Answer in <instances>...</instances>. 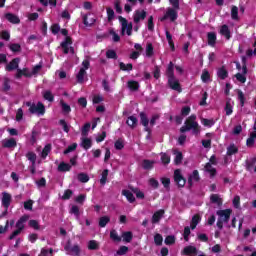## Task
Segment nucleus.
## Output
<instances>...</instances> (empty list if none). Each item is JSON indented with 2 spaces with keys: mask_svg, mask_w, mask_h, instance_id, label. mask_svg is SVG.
Returning a JSON list of instances; mask_svg holds the SVG:
<instances>
[{
  "mask_svg": "<svg viewBox=\"0 0 256 256\" xmlns=\"http://www.w3.org/2000/svg\"><path fill=\"white\" fill-rule=\"evenodd\" d=\"M21 60L19 58H14L9 62L6 66V71H15V69H19V62Z\"/></svg>",
  "mask_w": 256,
  "mask_h": 256,
  "instance_id": "a211bd4d",
  "label": "nucleus"
},
{
  "mask_svg": "<svg viewBox=\"0 0 256 256\" xmlns=\"http://www.w3.org/2000/svg\"><path fill=\"white\" fill-rule=\"evenodd\" d=\"M93 146V142L91 141V138H83L81 142V147L85 149V151L91 149Z\"/></svg>",
  "mask_w": 256,
  "mask_h": 256,
  "instance_id": "2f4dec72",
  "label": "nucleus"
},
{
  "mask_svg": "<svg viewBox=\"0 0 256 256\" xmlns=\"http://www.w3.org/2000/svg\"><path fill=\"white\" fill-rule=\"evenodd\" d=\"M132 193H135L137 199H145V193H143L139 188L132 187L130 188Z\"/></svg>",
  "mask_w": 256,
  "mask_h": 256,
  "instance_id": "603ef678",
  "label": "nucleus"
},
{
  "mask_svg": "<svg viewBox=\"0 0 256 256\" xmlns=\"http://www.w3.org/2000/svg\"><path fill=\"white\" fill-rule=\"evenodd\" d=\"M26 221H29V215H23L19 218V220L16 222V230L22 233L23 229H25V223Z\"/></svg>",
  "mask_w": 256,
  "mask_h": 256,
  "instance_id": "1a4fd4ad",
  "label": "nucleus"
},
{
  "mask_svg": "<svg viewBox=\"0 0 256 256\" xmlns=\"http://www.w3.org/2000/svg\"><path fill=\"white\" fill-rule=\"evenodd\" d=\"M51 144H46L42 150V153H41V157L42 159H47V155H49V153H51Z\"/></svg>",
  "mask_w": 256,
  "mask_h": 256,
  "instance_id": "49530a36",
  "label": "nucleus"
},
{
  "mask_svg": "<svg viewBox=\"0 0 256 256\" xmlns=\"http://www.w3.org/2000/svg\"><path fill=\"white\" fill-rule=\"evenodd\" d=\"M140 123L145 127L144 131L151 133V129H149V118H147V114H145V112L140 113Z\"/></svg>",
  "mask_w": 256,
  "mask_h": 256,
  "instance_id": "9b49d317",
  "label": "nucleus"
},
{
  "mask_svg": "<svg viewBox=\"0 0 256 256\" xmlns=\"http://www.w3.org/2000/svg\"><path fill=\"white\" fill-rule=\"evenodd\" d=\"M70 215H75L76 219H79L81 212L79 210V206L77 205H72L70 211H69Z\"/></svg>",
  "mask_w": 256,
  "mask_h": 256,
  "instance_id": "a18cd8bd",
  "label": "nucleus"
},
{
  "mask_svg": "<svg viewBox=\"0 0 256 256\" xmlns=\"http://www.w3.org/2000/svg\"><path fill=\"white\" fill-rule=\"evenodd\" d=\"M208 45L210 47H215V43H217V34L215 32L207 33Z\"/></svg>",
  "mask_w": 256,
  "mask_h": 256,
  "instance_id": "412c9836",
  "label": "nucleus"
},
{
  "mask_svg": "<svg viewBox=\"0 0 256 256\" xmlns=\"http://www.w3.org/2000/svg\"><path fill=\"white\" fill-rule=\"evenodd\" d=\"M5 19H7V21L13 25H19V23H21V19H19L18 16L13 13H6Z\"/></svg>",
  "mask_w": 256,
  "mask_h": 256,
  "instance_id": "6ab92c4d",
  "label": "nucleus"
},
{
  "mask_svg": "<svg viewBox=\"0 0 256 256\" xmlns=\"http://www.w3.org/2000/svg\"><path fill=\"white\" fill-rule=\"evenodd\" d=\"M26 158L28 159V161L33 163V165H35V163H37V154H35V152H28L26 154Z\"/></svg>",
  "mask_w": 256,
  "mask_h": 256,
  "instance_id": "6e6d98bb",
  "label": "nucleus"
},
{
  "mask_svg": "<svg viewBox=\"0 0 256 256\" xmlns=\"http://www.w3.org/2000/svg\"><path fill=\"white\" fill-rule=\"evenodd\" d=\"M193 181L199 182L201 181V177H199V170H194L192 174L188 177V187L191 189L193 187Z\"/></svg>",
  "mask_w": 256,
  "mask_h": 256,
  "instance_id": "9d476101",
  "label": "nucleus"
},
{
  "mask_svg": "<svg viewBox=\"0 0 256 256\" xmlns=\"http://www.w3.org/2000/svg\"><path fill=\"white\" fill-rule=\"evenodd\" d=\"M183 255H197V247L195 246H186L184 247L183 251H182Z\"/></svg>",
  "mask_w": 256,
  "mask_h": 256,
  "instance_id": "5701e85b",
  "label": "nucleus"
},
{
  "mask_svg": "<svg viewBox=\"0 0 256 256\" xmlns=\"http://www.w3.org/2000/svg\"><path fill=\"white\" fill-rule=\"evenodd\" d=\"M164 216H165L164 209H160V210L154 212V214L152 215V219H151L152 224L156 225V223H159V221H161V218Z\"/></svg>",
  "mask_w": 256,
  "mask_h": 256,
  "instance_id": "f8f14e48",
  "label": "nucleus"
},
{
  "mask_svg": "<svg viewBox=\"0 0 256 256\" xmlns=\"http://www.w3.org/2000/svg\"><path fill=\"white\" fill-rule=\"evenodd\" d=\"M205 172L210 174V177L217 175V169L211 166V163H206L204 166Z\"/></svg>",
  "mask_w": 256,
  "mask_h": 256,
  "instance_id": "bb28decb",
  "label": "nucleus"
},
{
  "mask_svg": "<svg viewBox=\"0 0 256 256\" xmlns=\"http://www.w3.org/2000/svg\"><path fill=\"white\" fill-rule=\"evenodd\" d=\"M237 153H239V148H237L235 144H230L229 147H227L226 155H228V157H231L232 155H237Z\"/></svg>",
  "mask_w": 256,
  "mask_h": 256,
  "instance_id": "cd10ccee",
  "label": "nucleus"
},
{
  "mask_svg": "<svg viewBox=\"0 0 256 256\" xmlns=\"http://www.w3.org/2000/svg\"><path fill=\"white\" fill-rule=\"evenodd\" d=\"M166 39L168 41V45L170 46L171 51H175V43L173 42V36L169 30H166Z\"/></svg>",
  "mask_w": 256,
  "mask_h": 256,
  "instance_id": "c9c22d12",
  "label": "nucleus"
},
{
  "mask_svg": "<svg viewBox=\"0 0 256 256\" xmlns=\"http://www.w3.org/2000/svg\"><path fill=\"white\" fill-rule=\"evenodd\" d=\"M111 218L109 216H102L99 219L98 225L99 227H107V224L110 223Z\"/></svg>",
  "mask_w": 256,
  "mask_h": 256,
  "instance_id": "58836bf2",
  "label": "nucleus"
},
{
  "mask_svg": "<svg viewBox=\"0 0 256 256\" xmlns=\"http://www.w3.org/2000/svg\"><path fill=\"white\" fill-rule=\"evenodd\" d=\"M166 75H167L168 79L175 77V68H174L173 62H170L168 64V67L166 70Z\"/></svg>",
  "mask_w": 256,
  "mask_h": 256,
  "instance_id": "473e14b6",
  "label": "nucleus"
},
{
  "mask_svg": "<svg viewBox=\"0 0 256 256\" xmlns=\"http://www.w3.org/2000/svg\"><path fill=\"white\" fill-rule=\"evenodd\" d=\"M11 199H12L11 194L7 192L2 193V205L5 209H9L11 205Z\"/></svg>",
  "mask_w": 256,
  "mask_h": 256,
  "instance_id": "dca6fc26",
  "label": "nucleus"
},
{
  "mask_svg": "<svg viewBox=\"0 0 256 256\" xmlns=\"http://www.w3.org/2000/svg\"><path fill=\"white\" fill-rule=\"evenodd\" d=\"M231 213H233V210H231V209L218 210L216 212L219 219H222V221H224V223H229V219H231Z\"/></svg>",
  "mask_w": 256,
  "mask_h": 256,
  "instance_id": "6e6552de",
  "label": "nucleus"
},
{
  "mask_svg": "<svg viewBox=\"0 0 256 256\" xmlns=\"http://www.w3.org/2000/svg\"><path fill=\"white\" fill-rule=\"evenodd\" d=\"M114 147H115L116 151H121V150L125 149V143L123 142V139L116 140L114 143Z\"/></svg>",
  "mask_w": 256,
  "mask_h": 256,
  "instance_id": "864d4df0",
  "label": "nucleus"
},
{
  "mask_svg": "<svg viewBox=\"0 0 256 256\" xmlns=\"http://www.w3.org/2000/svg\"><path fill=\"white\" fill-rule=\"evenodd\" d=\"M108 22L111 23L115 19V11L111 7L106 8Z\"/></svg>",
  "mask_w": 256,
  "mask_h": 256,
  "instance_id": "de8ad7c7",
  "label": "nucleus"
},
{
  "mask_svg": "<svg viewBox=\"0 0 256 256\" xmlns=\"http://www.w3.org/2000/svg\"><path fill=\"white\" fill-rule=\"evenodd\" d=\"M122 239L125 243H131V241H133V232L131 231L123 232Z\"/></svg>",
  "mask_w": 256,
  "mask_h": 256,
  "instance_id": "f704fd0d",
  "label": "nucleus"
},
{
  "mask_svg": "<svg viewBox=\"0 0 256 256\" xmlns=\"http://www.w3.org/2000/svg\"><path fill=\"white\" fill-rule=\"evenodd\" d=\"M166 15L168 16V19H170L172 23H174V21H177L179 17V13L177 12V10L171 7L167 8Z\"/></svg>",
  "mask_w": 256,
  "mask_h": 256,
  "instance_id": "2eb2a0df",
  "label": "nucleus"
},
{
  "mask_svg": "<svg viewBox=\"0 0 256 256\" xmlns=\"http://www.w3.org/2000/svg\"><path fill=\"white\" fill-rule=\"evenodd\" d=\"M64 250L68 255L71 256H79L81 255V246L79 244H74L72 246L71 240H68L64 246Z\"/></svg>",
  "mask_w": 256,
  "mask_h": 256,
  "instance_id": "20e7f679",
  "label": "nucleus"
},
{
  "mask_svg": "<svg viewBox=\"0 0 256 256\" xmlns=\"http://www.w3.org/2000/svg\"><path fill=\"white\" fill-rule=\"evenodd\" d=\"M119 22L121 23V35H128V37H131L133 35V23L128 22L123 16L118 17Z\"/></svg>",
  "mask_w": 256,
  "mask_h": 256,
  "instance_id": "7ed1b4c3",
  "label": "nucleus"
},
{
  "mask_svg": "<svg viewBox=\"0 0 256 256\" xmlns=\"http://www.w3.org/2000/svg\"><path fill=\"white\" fill-rule=\"evenodd\" d=\"M26 107H29V113L31 115H45V104L38 102L37 104L33 102H26Z\"/></svg>",
  "mask_w": 256,
  "mask_h": 256,
  "instance_id": "f03ea898",
  "label": "nucleus"
},
{
  "mask_svg": "<svg viewBox=\"0 0 256 256\" xmlns=\"http://www.w3.org/2000/svg\"><path fill=\"white\" fill-rule=\"evenodd\" d=\"M82 21L85 27H93V25H95L97 22V18H95L93 14L88 13L82 16Z\"/></svg>",
  "mask_w": 256,
  "mask_h": 256,
  "instance_id": "0eeeda50",
  "label": "nucleus"
},
{
  "mask_svg": "<svg viewBox=\"0 0 256 256\" xmlns=\"http://www.w3.org/2000/svg\"><path fill=\"white\" fill-rule=\"evenodd\" d=\"M174 182L179 187V189H183V187H185V184L187 183V179L183 177V174H181L180 169H176L174 171Z\"/></svg>",
  "mask_w": 256,
  "mask_h": 256,
  "instance_id": "423d86ee",
  "label": "nucleus"
},
{
  "mask_svg": "<svg viewBox=\"0 0 256 256\" xmlns=\"http://www.w3.org/2000/svg\"><path fill=\"white\" fill-rule=\"evenodd\" d=\"M89 251H97L99 249V243L96 240H90L88 242Z\"/></svg>",
  "mask_w": 256,
  "mask_h": 256,
  "instance_id": "8fccbe9b",
  "label": "nucleus"
},
{
  "mask_svg": "<svg viewBox=\"0 0 256 256\" xmlns=\"http://www.w3.org/2000/svg\"><path fill=\"white\" fill-rule=\"evenodd\" d=\"M3 147H5V149H13L17 147V140H15V138H10L3 142Z\"/></svg>",
  "mask_w": 256,
  "mask_h": 256,
  "instance_id": "b1692460",
  "label": "nucleus"
},
{
  "mask_svg": "<svg viewBox=\"0 0 256 256\" xmlns=\"http://www.w3.org/2000/svg\"><path fill=\"white\" fill-rule=\"evenodd\" d=\"M153 165H155V162L154 161H151V160H143L142 162V167L143 169H145L146 171H149L151 169H153Z\"/></svg>",
  "mask_w": 256,
  "mask_h": 256,
  "instance_id": "4c0bfd02",
  "label": "nucleus"
},
{
  "mask_svg": "<svg viewBox=\"0 0 256 256\" xmlns=\"http://www.w3.org/2000/svg\"><path fill=\"white\" fill-rule=\"evenodd\" d=\"M237 95H238V99L240 101L241 107H245V94L243 93V91L238 90Z\"/></svg>",
  "mask_w": 256,
  "mask_h": 256,
  "instance_id": "e2e57ef3",
  "label": "nucleus"
},
{
  "mask_svg": "<svg viewBox=\"0 0 256 256\" xmlns=\"http://www.w3.org/2000/svg\"><path fill=\"white\" fill-rule=\"evenodd\" d=\"M85 75H87L85 68H80L78 74L76 75L77 83H84Z\"/></svg>",
  "mask_w": 256,
  "mask_h": 256,
  "instance_id": "a878e982",
  "label": "nucleus"
},
{
  "mask_svg": "<svg viewBox=\"0 0 256 256\" xmlns=\"http://www.w3.org/2000/svg\"><path fill=\"white\" fill-rule=\"evenodd\" d=\"M137 123H138V120H137V117L135 116H129L126 121L127 126L131 127L132 129H135V127H137Z\"/></svg>",
  "mask_w": 256,
  "mask_h": 256,
  "instance_id": "72a5a7b5",
  "label": "nucleus"
},
{
  "mask_svg": "<svg viewBox=\"0 0 256 256\" xmlns=\"http://www.w3.org/2000/svg\"><path fill=\"white\" fill-rule=\"evenodd\" d=\"M154 48L152 43H148L146 46V56L153 57Z\"/></svg>",
  "mask_w": 256,
  "mask_h": 256,
  "instance_id": "0e129e2a",
  "label": "nucleus"
},
{
  "mask_svg": "<svg viewBox=\"0 0 256 256\" xmlns=\"http://www.w3.org/2000/svg\"><path fill=\"white\" fill-rule=\"evenodd\" d=\"M220 35H222V37H225V39H227V41H229V39H231V30H229L228 25L224 24L221 26Z\"/></svg>",
  "mask_w": 256,
  "mask_h": 256,
  "instance_id": "aec40b11",
  "label": "nucleus"
},
{
  "mask_svg": "<svg viewBox=\"0 0 256 256\" xmlns=\"http://www.w3.org/2000/svg\"><path fill=\"white\" fill-rule=\"evenodd\" d=\"M69 45H73V39L71 36H67L64 41L61 42L60 46L63 49L64 55H68L69 51L72 55H75V48Z\"/></svg>",
  "mask_w": 256,
  "mask_h": 256,
  "instance_id": "39448f33",
  "label": "nucleus"
},
{
  "mask_svg": "<svg viewBox=\"0 0 256 256\" xmlns=\"http://www.w3.org/2000/svg\"><path fill=\"white\" fill-rule=\"evenodd\" d=\"M154 243L158 247H161V245H163V236L161 234H155Z\"/></svg>",
  "mask_w": 256,
  "mask_h": 256,
  "instance_id": "680f3d73",
  "label": "nucleus"
},
{
  "mask_svg": "<svg viewBox=\"0 0 256 256\" xmlns=\"http://www.w3.org/2000/svg\"><path fill=\"white\" fill-rule=\"evenodd\" d=\"M2 91L3 93H8V91H11V79L8 77H5L3 80Z\"/></svg>",
  "mask_w": 256,
  "mask_h": 256,
  "instance_id": "393cba45",
  "label": "nucleus"
},
{
  "mask_svg": "<svg viewBox=\"0 0 256 256\" xmlns=\"http://www.w3.org/2000/svg\"><path fill=\"white\" fill-rule=\"evenodd\" d=\"M256 164V157L251 158L250 160L246 161V170L252 171L253 167H255Z\"/></svg>",
  "mask_w": 256,
  "mask_h": 256,
  "instance_id": "09e8293b",
  "label": "nucleus"
},
{
  "mask_svg": "<svg viewBox=\"0 0 256 256\" xmlns=\"http://www.w3.org/2000/svg\"><path fill=\"white\" fill-rule=\"evenodd\" d=\"M119 67L121 71H133V64L128 63L127 65L123 62L119 63Z\"/></svg>",
  "mask_w": 256,
  "mask_h": 256,
  "instance_id": "5fc2aeb1",
  "label": "nucleus"
},
{
  "mask_svg": "<svg viewBox=\"0 0 256 256\" xmlns=\"http://www.w3.org/2000/svg\"><path fill=\"white\" fill-rule=\"evenodd\" d=\"M128 85V89H130V91H139V82L135 81V80H130L127 83Z\"/></svg>",
  "mask_w": 256,
  "mask_h": 256,
  "instance_id": "e433bc0d",
  "label": "nucleus"
},
{
  "mask_svg": "<svg viewBox=\"0 0 256 256\" xmlns=\"http://www.w3.org/2000/svg\"><path fill=\"white\" fill-rule=\"evenodd\" d=\"M168 84L169 87L173 89V91H178L179 93H181V84L179 83L178 80H175V77L168 78Z\"/></svg>",
  "mask_w": 256,
  "mask_h": 256,
  "instance_id": "4468645a",
  "label": "nucleus"
},
{
  "mask_svg": "<svg viewBox=\"0 0 256 256\" xmlns=\"http://www.w3.org/2000/svg\"><path fill=\"white\" fill-rule=\"evenodd\" d=\"M217 77L218 79H221V81H225V79L229 77V71L227 70V68H225V66L218 68Z\"/></svg>",
  "mask_w": 256,
  "mask_h": 256,
  "instance_id": "f3484780",
  "label": "nucleus"
},
{
  "mask_svg": "<svg viewBox=\"0 0 256 256\" xmlns=\"http://www.w3.org/2000/svg\"><path fill=\"white\" fill-rule=\"evenodd\" d=\"M122 195L126 197L127 201L129 203H135V196L133 193L129 190H122Z\"/></svg>",
  "mask_w": 256,
  "mask_h": 256,
  "instance_id": "7c9ffc66",
  "label": "nucleus"
},
{
  "mask_svg": "<svg viewBox=\"0 0 256 256\" xmlns=\"http://www.w3.org/2000/svg\"><path fill=\"white\" fill-rule=\"evenodd\" d=\"M110 239H112V241H116L117 243L121 242V237L119 234H117V230H112L110 232Z\"/></svg>",
  "mask_w": 256,
  "mask_h": 256,
  "instance_id": "052dcab7",
  "label": "nucleus"
},
{
  "mask_svg": "<svg viewBox=\"0 0 256 256\" xmlns=\"http://www.w3.org/2000/svg\"><path fill=\"white\" fill-rule=\"evenodd\" d=\"M210 202L215 203L216 205H218V207H221V205H223V199L219 197V194H211Z\"/></svg>",
  "mask_w": 256,
  "mask_h": 256,
  "instance_id": "c756f323",
  "label": "nucleus"
},
{
  "mask_svg": "<svg viewBox=\"0 0 256 256\" xmlns=\"http://www.w3.org/2000/svg\"><path fill=\"white\" fill-rule=\"evenodd\" d=\"M58 171H60V173H67V171H71V164L60 162L58 165Z\"/></svg>",
  "mask_w": 256,
  "mask_h": 256,
  "instance_id": "c85d7f7f",
  "label": "nucleus"
},
{
  "mask_svg": "<svg viewBox=\"0 0 256 256\" xmlns=\"http://www.w3.org/2000/svg\"><path fill=\"white\" fill-rule=\"evenodd\" d=\"M60 105L62 108V113H64V115H69V113L71 112V106L65 103V101L63 100L60 101Z\"/></svg>",
  "mask_w": 256,
  "mask_h": 256,
  "instance_id": "ea45409f",
  "label": "nucleus"
},
{
  "mask_svg": "<svg viewBox=\"0 0 256 256\" xmlns=\"http://www.w3.org/2000/svg\"><path fill=\"white\" fill-rule=\"evenodd\" d=\"M193 135H199L201 133V127L197 122V115H190L184 122V125L180 128V133H187V131H191Z\"/></svg>",
  "mask_w": 256,
  "mask_h": 256,
  "instance_id": "f257e3e1",
  "label": "nucleus"
},
{
  "mask_svg": "<svg viewBox=\"0 0 256 256\" xmlns=\"http://www.w3.org/2000/svg\"><path fill=\"white\" fill-rule=\"evenodd\" d=\"M231 19L239 21V8L237 6H232L231 8Z\"/></svg>",
  "mask_w": 256,
  "mask_h": 256,
  "instance_id": "79ce46f5",
  "label": "nucleus"
},
{
  "mask_svg": "<svg viewBox=\"0 0 256 256\" xmlns=\"http://www.w3.org/2000/svg\"><path fill=\"white\" fill-rule=\"evenodd\" d=\"M106 57L107 59H117V52L115 50H107Z\"/></svg>",
  "mask_w": 256,
  "mask_h": 256,
  "instance_id": "774afa93",
  "label": "nucleus"
},
{
  "mask_svg": "<svg viewBox=\"0 0 256 256\" xmlns=\"http://www.w3.org/2000/svg\"><path fill=\"white\" fill-rule=\"evenodd\" d=\"M165 245H175V236L168 235L164 240Z\"/></svg>",
  "mask_w": 256,
  "mask_h": 256,
  "instance_id": "69168bd1",
  "label": "nucleus"
},
{
  "mask_svg": "<svg viewBox=\"0 0 256 256\" xmlns=\"http://www.w3.org/2000/svg\"><path fill=\"white\" fill-rule=\"evenodd\" d=\"M201 123L204 125V127H213V125H215V120L202 118Z\"/></svg>",
  "mask_w": 256,
  "mask_h": 256,
  "instance_id": "4d7b16f0",
  "label": "nucleus"
},
{
  "mask_svg": "<svg viewBox=\"0 0 256 256\" xmlns=\"http://www.w3.org/2000/svg\"><path fill=\"white\" fill-rule=\"evenodd\" d=\"M29 70L27 68L24 69H17V73L15 75L16 79H21V77H32L33 74L28 72Z\"/></svg>",
  "mask_w": 256,
  "mask_h": 256,
  "instance_id": "4be33fe9",
  "label": "nucleus"
},
{
  "mask_svg": "<svg viewBox=\"0 0 256 256\" xmlns=\"http://www.w3.org/2000/svg\"><path fill=\"white\" fill-rule=\"evenodd\" d=\"M28 225L32 229H35V231H39V229H41V226L39 225V221L37 220H29Z\"/></svg>",
  "mask_w": 256,
  "mask_h": 256,
  "instance_id": "13d9d810",
  "label": "nucleus"
},
{
  "mask_svg": "<svg viewBox=\"0 0 256 256\" xmlns=\"http://www.w3.org/2000/svg\"><path fill=\"white\" fill-rule=\"evenodd\" d=\"M107 177H109V170L104 169L101 174L100 185L105 186L107 184Z\"/></svg>",
  "mask_w": 256,
  "mask_h": 256,
  "instance_id": "a19ab883",
  "label": "nucleus"
},
{
  "mask_svg": "<svg viewBox=\"0 0 256 256\" xmlns=\"http://www.w3.org/2000/svg\"><path fill=\"white\" fill-rule=\"evenodd\" d=\"M146 17H147V12L145 10H142V11L136 10L133 15L134 23L137 24L140 21L145 20Z\"/></svg>",
  "mask_w": 256,
  "mask_h": 256,
  "instance_id": "ddd939ff",
  "label": "nucleus"
},
{
  "mask_svg": "<svg viewBox=\"0 0 256 256\" xmlns=\"http://www.w3.org/2000/svg\"><path fill=\"white\" fill-rule=\"evenodd\" d=\"M9 49L13 53H21V44L13 43L9 46Z\"/></svg>",
  "mask_w": 256,
  "mask_h": 256,
  "instance_id": "bf43d9fd",
  "label": "nucleus"
},
{
  "mask_svg": "<svg viewBox=\"0 0 256 256\" xmlns=\"http://www.w3.org/2000/svg\"><path fill=\"white\" fill-rule=\"evenodd\" d=\"M77 179L78 181H80V183H89V175H87L86 173H79Z\"/></svg>",
  "mask_w": 256,
  "mask_h": 256,
  "instance_id": "3c124183",
  "label": "nucleus"
},
{
  "mask_svg": "<svg viewBox=\"0 0 256 256\" xmlns=\"http://www.w3.org/2000/svg\"><path fill=\"white\" fill-rule=\"evenodd\" d=\"M256 131L252 132L249 138L246 140L247 147H253L255 145Z\"/></svg>",
  "mask_w": 256,
  "mask_h": 256,
  "instance_id": "37998d69",
  "label": "nucleus"
},
{
  "mask_svg": "<svg viewBox=\"0 0 256 256\" xmlns=\"http://www.w3.org/2000/svg\"><path fill=\"white\" fill-rule=\"evenodd\" d=\"M39 256H53V248H50L49 250L42 248Z\"/></svg>",
  "mask_w": 256,
  "mask_h": 256,
  "instance_id": "338daca9",
  "label": "nucleus"
},
{
  "mask_svg": "<svg viewBox=\"0 0 256 256\" xmlns=\"http://www.w3.org/2000/svg\"><path fill=\"white\" fill-rule=\"evenodd\" d=\"M43 98L46 101H49V103H53V101H55V96L53 95V93L50 90H47L43 93Z\"/></svg>",
  "mask_w": 256,
  "mask_h": 256,
  "instance_id": "c03bdc74",
  "label": "nucleus"
}]
</instances>
